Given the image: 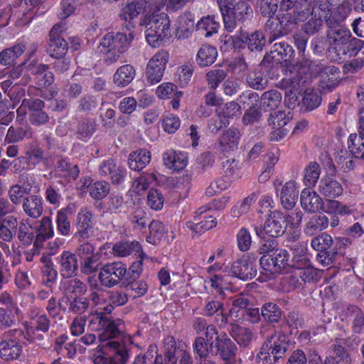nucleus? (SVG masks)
Instances as JSON below:
<instances>
[{"instance_id": "obj_4", "label": "nucleus", "mask_w": 364, "mask_h": 364, "mask_svg": "<svg viewBox=\"0 0 364 364\" xmlns=\"http://www.w3.org/2000/svg\"><path fill=\"white\" fill-rule=\"evenodd\" d=\"M279 9L287 12L283 14L281 20V23L286 22V25L304 21L311 12L307 0H281Z\"/></svg>"}, {"instance_id": "obj_23", "label": "nucleus", "mask_w": 364, "mask_h": 364, "mask_svg": "<svg viewBox=\"0 0 364 364\" xmlns=\"http://www.w3.org/2000/svg\"><path fill=\"white\" fill-rule=\"evenodd\" d=\"M320 75V87L324 91H331L339 83L340 70L335 66L323 68Z\"/></svg>"}, {"instance_id": "obj_34", "label": "nucleus", "mask_w": 364, "mask_h": 364, "mask_svg": "<svg viewBox=\"0 0 364 364\" xmlns=\"http://www.w3.org/2000/svg\"><path fill=\"white\" fill-rule=\"evenodd\" d=\"M205 284L210 285L211 288L221 295L224 290H228L230 288L232 282L228 275L214 274L206 277Z\"/></svg>"}, {"instance_id": "obj_7", "label": "nucleus", "mask_w": 364, "mask_h": 364, "mask_svg": "<svg viewBox=\"0 0 364 364\" xmlns=\"http://www.w3.org/2000/svg\"><path fill=\"white\" fill-rule=\"evenodd\" d=\"M274 187L282 206L287 210L292 209L297 202L299 184L291 180L282 185V182L277 179L274 181Z\"/></svg>"}, {"instance_id": "obj_56", "label": "nucleus", "mask_w": 364, "mask_h": 364, "mask_svg": "<svg viewBox=\"0 0 364 364\" xmlns=\"http://www.w3.org/2000/svg\"><path fill=\"white\" fill-rule=\"evenodd\" d=\"M262 316L269 322H277L281 317V310L273 303L265 304L262 308Z\"/></svg>"}, {"instance_id": "obj_6", "label": "nucleus", "mask_w": 364, "mask_h": 364, "mask_svg": "<svg viewBox=\"0 0 364 364\" xmlns=\"http://www.w3.org/2000/svg\"><path fill=\"white\" fill-rule=\"evenodd\" d=\"M127 267L121 262L105 264L100 271L99 279L102 285L112 287L118 284L126 276Z\"/></svg>"}, {"instance_id": "obj_5", "label": "nucleus", "mask_w": 364, "mask_h": 364, "mask_svg": "<svg viewBox=\"0 0 364 364\" xmlns=\"http://www.w3.org/2000/svg\"><path fill=\"white\" fill-rule=\"evenodd\" d=\"M169 54L166 50H161L151 57L146 68V77L151 85L159 82L164 74Z\"/></svg>"}, {"instance_id": "obj_11", "label": "nucleus", "mask_w": 364, "mask_h": 364, "mask_svg": "<svg viewBox=\"0 0 364 364\" xmlns=\"http://www.w3.org/2000/svg\"><path fill=\"white\" fill-rule=\"evenodd\" d=\"M351 37L350 31L343 26L331 28L328 32V38L331 47L338 55H345V48Z\"/></svg>"}, {"instance_id": "obj_16", "label": "nucleus", "mask_w": 364, "mask_h": 364, "mask_svg": "<svg viewBox=\"0 0 364 364\" xmlns=\"http://www.w3.org/2000/svg\"><path fill=\"white\" fill-rule=\"evenodd\" d=\"M76 228L77 230L75 234V237L87 239L92 235L94 232L92 215L88 209H81L77 213Z\"/></svg>"}, {"instance_id": "obj_27", "label": "nucleus", "mask_w": 364, "mask_h": 364, "mask_svg": "<svg viewBox=\"0 0 364 364\" xmlns=\"http://www.w3.org/2000/svg\"><path fill=\"white\" fill-rule=\"evenodd\" d=\"M39 223L36 231V237L34 241V247L37 250L43 246L45 240L52 237L54 234L52 220L49 217L42 218Z\"/></svg>"}, {"instance_id": "obj_19", "label": "nucleus", "mask_w": 364, "mask_h": 364, "mask_svg": "<svg viewBox=\"0 0 364 364\" xmlns=\"http://www.w3.org/2000/svg\"><path fill=\"white\" fill-rule=\"evenodd\" d=\"M150 4L145 0H136L124 5L120 10L119 17L122 20L131 21L136 18L139 14H143L147 9L149 11Z\"/></svg>"}, {"instance_id": "obj_17", "label": "nucleus", "mask_w": 364, "mask_h": 364, "mask_svg": "<svg viewBox=\"0 0 364 364\" xmlns=\"http://www.w3.org/2000/svg\"><path fill=\"white\" fill-rule=\"evenodd\" d=\"M318 191L323 197L336 198L342 195L343 189L333 176L325 175L319 181Z\"/></svg>"}, {"instance_id": "obj_13", "label": "nucleus", "mask_w": 364, "mask_h": 364, "mask_svg": "<svg viewBox=\"0 0 364 364\" xmlns=\"http://www.w3.org/2000/svg\"><path fill=\"white\" fill-rule=\"evenodd\" d=\"M215 355L220 354L225 364H235L237 348L225 333L216 337Z\"/></svg>"}, {"instance_id": "obj_60", "label": "nucleus", "mask_w": 364, "mask_h": 364, "mask_svg": "<svg viewBox=\"0 0 364 364\" xmlns=\"http://www.w3.org/2000/svg\"><path fill=\"white\" fill-rule=\"evenodd\" d=\"M177 92V87L171 82H164L156 89V96L161 100H166L173 97Z\"/></svg>"}, {"instance_id": "obj_63", "label": "nucleus", "mask_w": 364, "mask_h": 364, "mask_svg": "<svg viewBox=\"0 0 364 364\" xmlns=\"http://www.w3.org/2000/svg\"><path fill=\"white\" fill-rule=\"evenodd\" d=\"M164 198L161 192L156 189L149 191L147 196V204L155 210H161L164 206Z\"/></svg>"}, {"instance_id": "obj_30", "label": "nucleus", "mask_w": 364, "mask_h": 364, "mask_svg": "<svg viewBox=\"0 0 364 364\" xmlns=\"http://www.w3.org/2000/svg\"><path fill=\"white\" fill-rule=\"evenodd\" d=\"M108 293L102 290L92 292L90 294V300L95 306V311L99 315L109 314L113 310V306L107 301Z\"/></svg>"}, {"instance_id": "obj_48", "label": "nucleus", "mask_w": 364, "mask_h": 364, "mask_svg": "<svg viewBox=\"0 0 364 364\" xmlns=\"http://www.w3.org/2000/svg\"><path fill=\"white\" fill-rule=\"evenodd\" d=\"M347 315L353 319V329L355 333H360L364 326V314L362 310L352 305L347 309Z\"/></svg>"}, {"instance_id": "obj_61", "label": "nucleus", "mask_w": 364, "mask_h": 364, "mask_svg": "<svg viewBox=\"0 0 364 364\" xmlns=\"http://www.w3.org/2000/svg\"><path fill=\"white\" fill-rule=\"evenodd\" d=\"M227 76V73L223 70L215 69L209 71L207 75V82L210 88L215 90Z\"/></svg>"}, {"instance_id": "obj_1", "label": "nucleus", "mask_w": 364, "mask_h": 364, "mask_svg": "<svg viewBox=\"0 0 364 364\" xmlns=\"http://www.w3.org/2000/svg\"><path fill=\"white\" fill-rule=\"evenodd\" d=\"M142 24H145L146 27V42L153 48L159 47L171 34L169 18L166 13H159L157 6L150 9Z\"/></svg>"}, {"instance_id": "obj_46", "label": "nucleus", "mask_w": 364, "mask_h": 364, "mask_svg": "<svg viewBox=\"0 0 364 364\" xmlns=\"http://www.w3.org/2000/svg\"><path fill=\"white\" fill-rule=\"evenodd\" d=\"M304 267H302L299 262H297L296 264L301 279L305 282L316 280L318 277V272L309 264V259L304 258Z\"/></svg>"}, {"instance_id": "obj_29", "label": "nucleus", "mask_w": 364, "mask_h": 364, "mask_svg": "<svg viewBox=\"0 0 364 364\" xmlns=\"http://www.w3.org/2000/svg\"><path fill=\"white\" fill-rule=\"evenodd\" d=\"M151 152L147 149H139L129 154V167L134 171L142 170L151 161Z\"/></svg>"}, {"instance_id": "obj_45", "label": "nucleus", "mask_w": 364, "mask_h": 364, "mask_svg": "<svg viewBox=\"0 0 364 364\" xmlns=\"http://www.w3.org/2000/svg\"><path fill=\"white\" fill-rule=\"evenodd\" d=\"M321 175V167L316 162H311L304 169V183L309 187H314Z\"/></svg>"}, {"instance_id": "obj_43", "label": "nucleus", "mask_w": 364, "mask_h": 364, "mask_svg": "<svg viewBox=\"0 0 364 364\" xmlns=\"http://www.w3.org/2000/svg\"><path fill=\"white\" fill-rule=\"evenodd\" d=\"M282 95L277 90H269L264 92L261 97V105L264 108L272 110L278 107L282 102Z\"/></svg>"}, {"instance_id": "obj_52", "label": "nucleus", "mask_w": 364, "mask_h": 364, "mask_svg": "<svg viewBox=\"0 0 364 364\" xmlns=\"http://www.w3.org/2000/svg\"><path fill=\"white\" fill-rule=\"evenodd\" d=\"M109 184L105 181H99L94 183L90 187V195L94 199H102L109 193Z\"/></svg>"}, {"instance_id": "obj_47", "label": "nucleus", "mask_w": 364, "mask_h": 364, "mask_svg": "<svg viewBox=\"0 0 364 364\" xmlns=\"http://www.w3.org/2000/svg\"><path fill=\"white\" fill-rule=\"evenodd\" d=\"M18 238L24 244L30 245L33 239V232L31 220L28 218L21 220L18 230Z\"/></svg>"}, {"instance_id": "obj_55", "label": "nucleus", "mask_w": 364, "mask_h": 364, "mask_svg": "<svg viewBox=\"0 0 364 364\" xmlns=\"http://www.w3.org/2000/svg\"><path fill=\"white\" fill-rule=\"evenodd\" d=\"M333 240L330 235L322 233L312 239L311 245L313 249L320 252H326L332 245Z\"/></svg>"}, {"instance_id": "obj_25", "label": "nucleus", "mask_w": 364, "mask_h": 364, "mask_svg": "<svg viewBox=\"0 0 364 364\" xmlns=\"http://www.w3.org/2000/svg\"><path fill=\"white\" fill-rule=\"evenodd\" d=\"M275 358H282L287 350L288 341L286 335L282 333H275L268 338L264 344Z\"/></svg>"}, {"instance_id": "obj_38", "label": "nucleus", "mask_w": 364, "mask_h": 364, "mask_svg": "<svg viewBox=\"0 0 364 364\" xmlns=\"http://www.w3.org/2000/svg\"><path fill=\"white\" fill-rule=\"evenodd\" d=\"M23 211L31 218H38L43 213L42 199L37 196H31L23 202Z\"/></svg>"}, {"instance_id": "obj_14", "label": "nucleus", "mask_w": 364, "mask_h": 364, "mask_svg": "<svg viewBox=\"0 0 364 364\" xmlns=\"http://www.w3.org/2000/svg\"><path fill=\"white\" fill-rule=\"evenodd\" d=\"M348 147L355 157L364 159V109L359 112L358 134H350Z\"/></svg>"}, {"instance_id": "obj_62", "label": "nucleus", "mask_w": 364, "mask_h": 364, "mask_svg": "<svg viewBox=\"0 0 364 364\" xmlns=\"http://www.w3.org/2000/svg\"><path fill=\"white\" fill-rule=\"evenodd\" d=\"M237 242L240 250L246 252L250 250L252 245V237L247 228L240 229L237 234Z\"/></svg>"}, {"instance_id": "obj_58", "label": "nucleus", "mask_w": 364, "mask_h": 364, "mask_svg": "<svg viewBox=\"0 0 364 364\" xmlns=\"http://www.w3.org/2000/svg\"><path fill=\"white\" fill-rule=\"evenodd\" d=\"M255 200L253 195L246 197L242 200L238 202L231 210V215L234 218H238L240 215L247 213Z\"/></svg>"}, {"instance_id": "obj_24", "label": "nucleus", "mask_w": 364, "mask_h": 364, "mask_svg": "<svg viewBox=\"0 0 364 364\" xmlns=\"http://www.w3.org/2000/svg\"><path fill=\"white\" fill-rule=\"evenodd\" d=\"M60 271L63 277L70 278L76 274L78 264L76 255L70 251H64L59 257Z\"/></svg>"}, {"instance_id": "obj_53", "label": "nucleus", "mask_w": 364, "mask_h": 364, "mask_svg": "<svg viewBox=\"0 0 364 364\" xmlns=\"http://www.w3.org/2000/svg\"><path fill=\"white\" fill-rule=\"evenodd\" d=\"M193 73V65L185 63L177 68L176 77L181 86H186L191 80Z\"/></svg>"}, {"instance_id": "obj_31", "label": "nucleus", "mask_w": 364, "mask_h": 364, "mask_svg": "<svg viewBox=\"0 0 364 364\" xmlns=\"http://www.w3.org/2000/svg\"><path fill=\"white\" fill-rule=\"evenodd\" d=\"M55 27H53L50 33V43L49 52L51 57L60 59L67 53L68 49V43L60 36H55Z\"/></svg>"}, {"instance_id": "obj_51", "label": "nucleus", "mask_w": 364, "mask_h": 364, "mask_svg": "<svg viewBox=\"0 0 364 364\" xmlns=\"http://www.w3.org/2000/svg\"><path fill=\"white\" fill-rule=\"evenodd\" d=\"M32 191L31 183H28L27 185L24 186H21L18 185H14L11 187L9 195L10 200L14 204H18L21 201V198L24 195L28 194Z\"/></svg>"}, {"instance_id": "obj_40", "label": "nucleus", "mask_w": 364, "mask_h": 364, "mask_svg": "<svg viewBox=\"0 0 364 364\" xmlns=\"http://www.w3.org/2000/svg\"><path fill=\"white\" fill-rule=\"evenodd\" d=\"M18 220L14 216L6 217L0 223V237L4 241H11L16 232Z\"/></svg>"}, {"instance_id": "obj_12", "label": "nucleus", "mask_w": 364, "mask_h": 364, "mask_svg": "<svg viewBox=\"0 0 364 364\" xmlns=\"http://www.w3.org/2000/svg\"><path fill=\"white\" fill-rule=\"evenodd\" d=\"M196 360L198 364H215L213 342H206L203 337H197L193 344Z\"/></svg>"}, {"instance_id": "obj_32", "label": "nucleus", "mask_w": 364, "mask_h": 364, "mask_svg": "<svg viewBox=\"0 0 364 364\" xmlns=\"http://www.w3.org/2000/svg\"><path fill=\"white\" fill-rule=\"evenodd\" d=\"M135 69L131 65L127 64L119 67L113 75L114 83L118 87H125L135 77Z\"/></svg>"}, {"instance_id": "obj_50", "label": "nucleus", "mask_w": 364, "mask_h": 364, "mask_svg": "<svg viewBox=\"0 0 364 364\" xmlns=\"http://www.w3.org/2000/svg\"><path fill=\"white\" fill-rule=\"evenodd\" d=\"M321 102V97L317 90L307 89L302 100V105L306 110L311 111L317 108Z\"/></svg>"}, {"instance_id": "obj_42", "label": "nucleus", "mask_w": 364, "mask_h": 364, "mask_svg": "<svg viewBox=\"0 0 364 364\" xmlns=\"http://www.w3.org/2000/svg\"><path fill=\"white\" fill-rule=\"evenodd\" d=\"M323 211L328 214L346 215L352 212L350 206L343 205L338 200H326L322 206Z\"/></svg>"}, {"instance_id": "obj_28", "label": "nucleus", "mask_w": 364, "mask_h": 364, "mask_svg": "<svg viewBox=\"0 0 364 364\" xmlns=\"http://www.w3.org/2000/svg\"><path fill=\"white\" fill-rule=\"evenodd\" d=\"M21 352V346L15 339H5L0 343V357L5 360L18 358Z\"/></svg>"}, {"instance_id": "obj_21", "label": "nucleus", "mask_w": 364, "mask_h": 364, "mask_svg": "<svg viewBox=\"0 0 364 364\" xmlns=\"http://www.w3.org/2000/svg\"><path fill=\"white\" fill-rule=\"evenodd\" d=\"M102 331L99 335L101 341H106L116 338L124 328V322L120 318L102 319Z\"/></svg>"}, {"instance_id": "obj_2", "label": "nucleus", "mask_w": 364, "mask_h": 364, "mask_svg": "<svg viewBox=\"0 0 364 364\" xmlns=\"http://www.w3.org/2000/svg\"><path fill=\"white\" fill-rule=\"evenodd\" d=\"M133 40L132 34L109 33L101 40L98 48L105 55V60L112 64L116 63L127 50Z\"/></svg>"}, {"instance_id": "obj_20", "label": "nucleus", "mask_w": 364, "mask_h": 364, "mask_svg": "<svg viewBox=\"0 0 364 364\" xmlns=\"http://www.w3.org/2000/svg\"><path fill=\"white\" fill-rule=\"evenodd\" d=\"M300 203L302 208L309 213H316L321 210L323 200L314 191L304 188L300 196Z\"/></svg>"}, {"instance_id": "obj_37", "label": "nucleus", "mask_w": 364, "mask_h": 364, "mask_svg": "<svg viewBox=\"0 0 364 364\" xmlns=\"http://www.w3.org/2000/svg\"><path fill=\"white\" fill-rule=\"evenodd\" d=\"M328 225L329 220L326 215L323 214L316 215L306 224L304 232L309 236H312L326 229Z\"/></svg>"}, {"instance_id": "obj_59", "label": "nucleus", "mask_w": 364, "mask_h": 364, "mask_svg": "<svg viewBox=\"0 0 364 364\" xmlns=\"http://www.w3.org/2000/svg\"><path fill=\"white\" fill-rule=\"evenodd\" d=\"M247 81L249 85L255 90L264 89L268 82L260 71L250 73L247 77Z\"/></svg>"}, {"instance_id": "obj_3", "label": "nucleus", "mask_w": 364, "mask_h": 364, "mask_svg": "<svg viewBox=\"0 0 364 364\" xmlns=\"http://www.w3.org/2000/svg\"><path fill=\"white\" fill-rule=\"evenodd\" d=\"M225 29L232 32L237 23L243 21L249 15L251 9L244 1L233 5L232 0H218Z\"/></svg>"}, {"instance_id": "obj_49", "label": "nucleus", "mask_w": 364, "mask_h": 364, "mask_svg": "<svg viewBox=\"0 0 364 364\" xmlns=\"http://www.w3.org/2000/svg\"><path fill=\"white\" fill-rule=\"evenodd\" d=\"M247 36L246 34H240V36H225L221 40L223 43L221 49L228 50L232 48H240L244 43H247Z\"/></svg>"}, {"instance_id": "obj_36", "label": "nucleus", "mask_w": 364, "mask_h": 364, "mask_svg": "<svg viewBox=\"0 0 364 364\" xmlns=\"http://www.w3.org/2000/svg\"><path fill=\"white\" fill-rule=\"evenodd\" d=\"M26 50V45L19 42L14 46L4 49L0 52V63L2 65H10L20 57Z\"/></svg>"}, {"instance_id": "obj_39", "label": "nucleus", "mask_w": 364, "mask_h": 364, "mask_svg": "<svg viewBox=\"0 0 364 364\" xmlns=\"http://www.w3.org/2000/svg\"><path fill=\"white\" fill-rule=\"evenodd\" d=\"M149 231L151 235L158 241H164L169 243L174 238L173 232H171L169 235L168 228L158 220H153L150 223Z\"/></svg>"}, {"instance_id": "obj_64", "label": "nucleus", "mask_w": 364, "mask_h": 364, "mask_svg": "<svg viewBox=\"0 0 364 364\" xmlns=\"http://www.w3.org/2000/svg\"><path fill=\"white\" fill-rule=\"evenodd\" d=\"M252 50H261L265 44L264 35L262 32L255 31L250 36H247V43Z\"/></svg>"}, {"instance_id": "obj_26", "label": "nucleus", "mask_w": 364, "mask_h": 364, "mask_svg": "<svg viewBox=\"0 0 364 364\" xmlns=\"http://www.w3.org/2000/svg\"><path fill=\"white\" fill-rule=\"evenodd\" d=\"M230 272L242 280L252 279L255 275L252 265L245 258L239 259L232 262Z\"/></svg>"}, {"instance_id": "obj_15", "label": "nucleus", "mask_w": 364, "mask_h": 364, "mask_svg": "<svg viewBox=\"0 0 364 364\" xmlns=\"http://www.w3.org/2000/svg\"><path fill=\"white\" fill-rule=\"evenodd\" d=\"M163 161L167 168L180 171L187 166L188 156L186 152L171 149L163 154Z\"/></svg>"}, {"instance_id": "obj_9", "label": "nucleus", "mask_w": 364, "mask_h": 364, "mask_svg": "<svg viewBox=\"0 0 364 364\" xmlns=\"http://www.w3.org/2000/svg\"><path fill=\"white\" fill-rule=\"evenodd\" d=\"M285 216L282 212L277 210L269 215L263 229L255 227V232L259 237H263L264 232L271 237H278L285 232Z\"/></svg>"}, {"instance_id": "obj_44", "label": "nucleus", "mask_w": 364, "mask_h": 364, "mask_svg": "<svg viewBox=\"0 0 364 364\" xmlns=\"http://www.w3.org/2000/svg\"><path fill=\"white\" fill-rule=\"evenodd\" d=\"M220 27V24L215 21L214 16H208L202 18L196 24L198 31L204 32L205 37H209L216 33Z\"/></svg>"}, {"instance_id": "obj_22", "label": "nucleus", "mask_w": 364, "mask_h": 364, "mask_svg": "<svg viewBox=\"0 0 364 364\" xmlns=\"http://www.w3.org/2000/svg\"><path fill=\"white\" fill-rule=\"evenodd\" d=\"M101 176H110L113 184L121 183L126 176V170L121 167H117L112 159L104 161L99 168Z\"/></svg>"}, {"instance_id": "obj_33", "label": "nucleus", "mask_w": 364, "mask_h": 364, "mask_svg": "<svg viewBox=\"0 0 364 364\" xmlns=\"http://www.w3.org/2000/svg\"><path fill=\"white\" fill-rule=\"evenodd\" d=\"M217 56L218 50L215 47L204 44L199 48L196 60L200 67H206L212 65Z\"/></svg>"}, {"instance_id": "obj_10", "label": "nucleus", "mask_w": 364, "mask_h": 364, "mask_svg": "<svg viewBox=\"0 0 364 364\" xmlns=\"http://www.w3.org/2000/svg\"><path fill=\"white\" fill-rule=\"evenodd\" d=\"M303 84L302 77L294 75L286 77L280 82V87L287 90L285 92V103L289 109H294L299 105L298 94Z\"/></svg>"}, {"instance_id": "obj_54", "label": "nucleus", "mask_w": 364, "mask_h": 364, "mask_svg": "<svg viewBox=\"0 0 364 364\" xmlns=\"http://www.w3.org/2000/svg\"><path fill=\"white\" fill-rule=\"evenodd\" d=\"M68 213L67 209H61L58 211L56 216L57 230L64 236L70 235V223L68 220Z\"/></svg>"}, {"instance_id": "obj_18", "label": "nucleus", "mask_w": 364, "mask_h": 364, "mask_svg": "<svg viewBox=\"0 0 364 364\" xmlns=\"http://www.w3.org/2000/svg\"><path fill=\"white\" fill-rule=\"evenodd\" d=\"M164 178V176L163 175L154 171L144 173L133 181L131 190L136 194L140 195L144 193L150 185H159L163 182Z\"/></svg>"}, {"instance_id": "obj_41", "label": "nucleus", "mask_w": 364, "mask_h": 364, "mask_svg": "<svg viewBox=\"0 0 364 364\" xmlns=\"http://www.w3.org/2000/svg\"><path fill=\"white\" fill-rule=\"evenodd\" d=\"M115 255L124 257L133 252L139 253L141 252V245L138 242L126 241L117 242L112 248Z\"/></svg>"}, {"instance_id": "obj_35", "label": "nucleus", "mask_w": 364, "mask_h": 364, "mask_svg": "<svg viewBox=\"0 0 364 364\" xmlns=\"http://www.w3.org/2000/svg\"><path fill=\"white\" fill-rule=\"evenodd\" d=\"M240 133L237 130L228 129L219 139V150L223 152L232 151L237 147Z\"/></svg>"}, {"instance_id": "obj_57", "label": "nucleus", "mask_w": 364, "mask_h": 364, "mask_svg": "<svg viewBox=\"0 0 364 364\" xmlns=\"http://www.w3.org/2000/svg\"><path fill=\"white\" fill-rule=\"evenodd\" d=\"M232 337L239 345L246 346L251 341L252 333L246 328L236 326L232 328Z\"/></svg>"}, {"instance_id": "obj_8", "label": "nucleus", "mask_w": 364, "mask_h": 364, "mask_svg": "<svg viewBox=\"0 0 364 364\" xmlns=\"http://www.w3.org/2000/svg\"><path fill=\"white\" fill-rule=\"evenodd\" d=\"M208 210L206 206L198 208L193 218L186 222V228L193 234H202L217 225V220L211 215H204Z\"/></svg>"}]
</instances>
